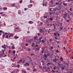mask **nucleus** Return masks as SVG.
Returning a JSON list of instances; mask_svg holds the SVG:
<instances>
[{
  "instance_id": "f03ea898",
  "label": "nucleus",
  "mask_w": 73,
  "mask_h": 73,
  "mask_svg": "<svg viewBox=\"0 0 73 73\" xmlns=\"http://www.w3.org/2000/svg\"><path fill=\"white\" fill-rule=\"evenodd\" d=\"M67 15H68V14L67 13H66L64 14V15L63 16V17L64 19H65V20H66V16H67Z\"/></svg>"
},
{
  "instance_id": "5701e85b",
  "label": "nucleus",
  "mask_w": 73,
  "mask_h": 73,
  "mask_svg": "<svg viewBox=\"0 0 73 73\" xmlns=\"http://www.w3.org/2000/svg\"><path fill=\"white\" fill-rule=\"evenodd\" d=\"M49 41H50V42H51V41H52V39H50L49 40Z\"/></svg>"
},
{
  "instance_id": "a878e982",
  "label": "nucleus",
  "mask_w": 73,
  "mask_h": 73,
  "mask_svg": "<svg viewBox=\"0 0 73 73\" xmlns=\"http://www.w3.org/2000/svg\"><path fill=\"white\" fill-rule=\"evenodd\" d=\"M26 65H27V66H29V63H26Z\"/></svg>"
},
{
  "instance_id": "aec40b11",
  "label": "nucleus",
  "mask_w": 73,
  "mask_h": 73,
  "mask_svg": "<svg viewBox=\"0 0 73 73\" xmlns=\"http://www.w3.org/2000/svg\"><path fill=\"white\" fill-rule=\"evenodd\" d=\"M44 60L45 61H47L48 60V58H44Z\"/></svg>"
},
{
  "instance_id": "6e6d98bb",
  "label": "nucleus",
  "mask_w": 73,
  "mask_h": 73,
  "mask_svg": "<svg viewBox=\"0 0 73 73\" xmlns=\"http://www.w3.org/2000/svg\"><path fill=\"white\" fill-rule=\"evenodd\" d=\"M19 62H22L23 61V60H22L21 59V60H19Z\"/></svg>"
},
{
  "instance_id": "bf43d9fd",
  "label": "nucleus",
  "mask_w": 73,
  "mask_h": 73,
  "mask_svg": "<svg viewBox=\"0 0 73 73\" xmlns=\"http://www.w3.org/2000/svg\"><path fill=\"white\" fill-rule=\"evenodd\" d=\"M49 26H52V24H49Z\"/></svg>"
},
{
  "instance_id": "774afa93",
  "label": "nucleus",
  "mask_w": 73,
  "mask_h": 73,
  "mask_svg": "<svg viewBox=\"0 0 73 73\" xmlns=\"http://www.w3.org/2000/svg\"><path fill=\"white\" fill-rule=\"evenodd\" d=\"M53 69H54V70H55V69H56V67H54L53 68Z\"/></svg>"
},
{
  "instance_id": "6ab92c4d",
  "label": "nucleus",
  "mask_w": 73,
  "mask_h": 73,
  "mask_svg": "<svg viewBox=\"0 0 73 73\" xmlns=\"http://www.w3.org/2000/svg\"><path fill=\"white\" fill-rule=\"evenodd\" d=\"M44 56L45 58H47L48 57V56H47V55L46 54H44Z\"/></svg>"
},
{
  "instance_id": "39448f33",
  "label": "nucleus",
  "mask_w": 73,
  "mask_h": 73,
  "mask_svg": "<svg viewBox=\"0 0 73 73\" xmlns=\"http://www.w3.org/2000/svg\"><path fill=\"white\" fill-rule=\"evenodd\" d=\"M62 3L64 6H66L67 5V3H66V1H63Z\"/></svg>"
},
{
  "instance_id": "f257e3e1",
  "label": "nucleus",
  "mask_w": 73,
  "mask_h": 73,
  "mask_svg": "<svg viewBox=\"0 0 73 73\" xmlns=\"http://www.w3.org/2000/svg\"><path fill=\"white\" fill-rule=\"evenodd\" d=\"M45 47H42V50L40 52V53H42V54H43L44 53V51L45 50Z\"/></svg>"
},
{
  "instance_id": "4c0bfd02",
  "label": "nucleus",
  "mask_w": 73,
  "mask_h": 73,
  "mask_svg": "<svg viewBox=\"0 0 73 73\" xmlns=\"http://www.w3.org/2000/svg\"><path fill=\"white\" fill-rule=\"evenodd\" d=\"M40 25H43V23L42 22H40Z\"/></svg>"
},
{
  "instance_id": "c85d7f7f",
  "label": "nucleus",
  "mask_w": 73,
  "mask_h": 73,
  "mask_svg": "<svg viewBox=\"0 0 73 73\" xmlns=\"http://www.w3.org/2000/svg\"><path fill=\"white\" fill-rule=\"evenodd\" d=\"M69 11H72V8H70Z\"/></svg>"
},
{
  "instance_id": "9d476101",
  "label": "nucleus",
  "mask_w": 73,
  "mask_h": 73,
  "mask_svg": "<svg viewBox=\"0 0 73 73\" xmlns=\"http://www.w3.org/2000/svg\"><path fill=\"white\" fill-rule=\"evenodd\" d=\"M50 3L51 4H52V5H55V3H53V0H51L50 1Z\"/></svg>"
},
{
  "instance_id": "49530a36",
  "label": "nucleus",
  "mask_w": 73,
  "mask_h": 73,
  "mask_svg": "<svg viewBox=\"0 0 73 73\" xmlns=\"http://www.w3.org/2000/svg\"><path fill=\"white\" fill-rule=\"evenodd\" d=\"M13 36V35H10L9 36V37H11H11H12Z\"/></svg>"
},
{
  "instance_id": "13d9d810",
  "label": "nucleus",
  "mask_w": 73,
  "mask_h": 73,
  "mask_svg": "<svg viewBox=\"0 0 73 73\" xmlns=\"http://www.w3.org/2000/svg\"><path fill=\"white\" fill-rule=\"evenodd\" d=\"M30 55L31 56H33V55H34V54H31Z\"/></svg>"
},
{
  "instance_id": "052dcab7",
  "label": "nucleus",
  "mask_w": 73,
  "mask_h": 73,
  "mask_svg": "<svg viewBox=\"0 0 73 73\" xmlns=\"http://www.w3.org/2000/svg\"><path fill=\"white\" fill-rule=\"evenodd\" d=\"M50 63H48L47 64V65H50Z\"/></svg>"
},
{
  "instance_id": "de8ad7c7",
  "label": "nucleus",
  "mask_w": 73,
  "mask_h": 73,
  "mask_svg": "<svg viewBox=\"0 0 73 73\" xmlns=\"http://www.w3.org/2000/svg\"><path fill=\"white\" fill-rule=\"evenodd\" d=\"M32 2H33V1H32V0H30V3H32Z\"/></svg>"
},
{
  "instance_id": "3c124183",
  "label": "nucleus",
  "mask_w": 73,
  "mask_h": 73,
  "mask_svg": "<svg viewBox=\"0 0 73 73\" xmlns=\"http://www.w3.org/2000/svg\"><path fill=\"white\" fill-rule=\"evenodd\" d=\"M11 73H15V71H13Z\"/></svg>"
},
{
  "instance_id": "e433bc0d",
  "label": "nucleus",
  "mask_w": 73,
  "mask_h": 73,
  "mask_svg": "<svg viewBox=\"0 0 73 73\" xmlns=\"http://www.w3.org/2000/svg\"><path fill=\"white\" fill-rule=\"evenodd\" d=\"M24 49H26V50H28V48L27 47H25Z\"/></svg>"
},
{
  "instance_id": "f8f14e48",
  "label": "nucleus",
  "mask_w": 73,
  "mask_h": 73,
  "mask_svg": "<svg viewBox=\"0 0 73 73\" xmlns=\"http://www.w3.org/2000/svg\"><path fill=\"white\" fill-rule=\"evenodd\" d=\"M2 48H3V49H4L5 50L6 49H7V48L5 46L3 45L2 46Z\"/></svg>"
},
{
  "instance_id": "c9c22d12",
  "label": "nucleus",
  "mask_w": 73,
  "mask_h": 73,
  "mask_svg": "<svg viewBox=\"0 0 73 73\" xmlns=\"http://www.w3.org/2000/svg\"><path fill=\"white\" fill-rule=\"evenodd\" d=\"M52 8H49V11H50V12H51V11H52Z\"/></svg>"
},
{
  "instance_id": "423d86ee",
  "label": "nucleus",
  "mask_w": 73,
  "mask_h": 73,
  "mask_svg": "<svg viewBox=\"0 0 73 73\" xmlns=\"http://www.w3.org/2000/svg\"><path fill=\"white\" fill-rule=\"evenodd\" d=\"M42 5L43 7H44V6H45L46 7L47 5H48V2L46 1L45 2V4L44 3H42Z\"/></svg>"
},
{
  "instance_id": "f3484780",
  "label": "nucleus",
  "mask_w": 73,
  "mask_h": 73,
  "mask_svg": "<svg viewBox=\"0 0 73 73\" xmlns=\"http://www.w3.org/2000/svg\"><path fill=\"white\" fill-rule=\"evenodd\" d=\"M33 71L34 72H36V71H37V69H36V68H33Z\"/></svg>"
},
{
  "instance_id": "680f3d73",
  "label": "nucleus",
  "mask_w": 73,
  "mask_h": 73,
  "mask_svg": "<svg viewBox=\"0 0 73 73\" xmlns=\"http://www.w3.org/2000/svg\"><path fill=\"white\" fill-rule=\"evenodd\" d=\"M42 30H44V29H45V28L44 27L43 28L42 27Z\"/></svg>"
},
{
  "instance_id": "37998d69",
  "label": "nucleus",
  "mask_w": 73,
  "mask_h": 73,
  "mask_svg": "<svg viewBox=\"0 0 73 73\" xmlns=\"http://www.w3.org/2000/svg\"><path fill=\"white\" fill-rule=\"evenodd\" d=\"M5 38H8V35H6V36L5 37Z\"/></svg>"
},
{
  "instance_id": "4d7b16f0",
  "label": "nucleus",
  "mask_w": 73,
  "mask_h": 73,
  "mask_svg": "<svg viewBox=\"0 0 73 73\" xmlns=\"http://www.w3.org/2000/svg\"><path fill=\"white\" fill-rule=\"evenodd\" d=\"M38 45L37 44H36L35 45V47H38Z\"/></svg>"
},
{
  "instance_id": "ea45409f",
  "label": "nucleus",
  "mask_w": 73,
  "mask_h": 73,
  "mask_svg": "<svg viewBox=\"0 0 73 73\" xmlns=\"http://www.w3.org/2000/svg\"><path fill=\"white\" fill-rule=\"evenodd\" d=\"M19 3H23V0H21L20 1H19Z\"/></svg>"
},
{
  "instance_id": "72a5a7b5",
  "label": "nucleus",
  "mask_w": 73,
  "mask_h": 73,
  "mask_svg": "<svg viewBox=\"0 0 73 73\" xmlns=\"http://www.w3.org/2000/svg\"><path fill=\"white\" fill-rule=\"evenodd\" d=\"M20 66L18 64L16 67H18V68H19V67H20Z\"/></svg>"
},
{
  "instance_id": "7c9ffc66",
  "label": "nucleus",
  "mask_w": 73,
  "mask_h": 73,
  "mask_svg": "<svg viewBox=\"0 0 73 73\" xmlns=\"http://www.w3.org/2000/svg\"><path fill=\"white\" fill-rule=\"evenodd\" d=\"M37 35L38 36H39L41 35V34L40 33H37Z\"/></svg>"
},
{
  "instance_id": "09e8293b",
  "label": "nucleus",
  "mask_w": 73,
  "mask_h": 73,
  "mask_svg": "<svg viewBox=\"0 0 73 73\" xmlns=\"http://www.w3.org/2000/svg\"><path fill=\"white\" fill-rule=\"evenodd\" d=\"M15 5V4H13L12 5V7H15V5Z\"/></svg>"
},
{
  "instance_id": "0eeeda50",
  "label": "nucleus",
  "mask_w": 73,
  "mask_h": 73,
  "mask_svg": "<svg viewBox=\"0 0 73 73\" xmlns=\"http://www.w3.org/2000/svg\"><path fill=\"white\" fill-rule=\"evenodd\" d=\"M55 58V59H53V62H56V61H57V58Z\"/></svg>"
},
{
  "instance_id": "5fc2aeb1",
  "label": "nucleus",
  "mask_w": 73,
  "mask_h": 73,
  "mask_svg": "<svg viewBox=\"0 0 73 73\" xmlns=\"http://www.w3.org/2000/svg\"><path fill=\"white\" fill-rule=\"evenodd\" d=\"M66 22H67V23H69V22L70 21L69 20H68L67 21H66Z\"/></svg>"
},
{
  "instance_id": "338daca9",
  "label": "nucleus",
  "mask_w": 73,
  "mask_h": 73,
  "mask_svg": "<svg viewBox=\"0 0 73 73\" xmlns=\"http://www.w3.org/2000/svg\"><path fill=\"white\" fill-rule=\"evenodd\" d=\"M3 31L2 30H0V33H2Z\"/></svg>"
},
{
  "instance_id": "603ef678",
  "label": "nucleus",
  "mask_w": 73,
  "mask_h": 73,
  "mask_svg": "<svg viewBox=\"0 0 73 73\" xmlns=\"http://www.w3.org/2000/svg\"><path fill=\"white\" fill-rule=\"evenodd\" d=\"M60 27L62 26V23H60Z\"/></svg>"
},
{
  "instance_id": "a18cd8bd",
  "label": "nucleus",
  "mask_w": 73,
  "mask_h": 73,
  "mask_svg": "<svg viewBox=\"0 0 73 73\" xmlns=\"http://www.w3.org/2000/svg\"><path fill=\"white\" fill-rule=\"evenodd\" d=\"M15 47L14 46H12V49H15Z\"/></svg>"
},
{
  "instance_id": "dca6fc26",
  "label": "nucleus",
  "mask_w": 73,
  "mask_h": 73,
  "mask_svg": "<svg viewBox=\"0 0 73 73\" xmlns=\"http://www.w3.org/2000/svg\"><path fill=\"white\" fill-rule=\"evenodd\" d=\"M49 20H50V21H52L53 20V18H50L49 19Z\"/></svg>"
},
{
  "instance_id": "8fccbe9b",
  "label": "nucleus",
  "mask_w": 73,
  "mask_h": 73,
  "mask_svg": "<svg viewBox=\"0 0 73 73\" xmlns=\"http://www.w3.org/2000/svg\"><path fill=\"white\" fill-rule=\"evenodd\" d=\"M50 15H52V13L50 12L49 13Z\"/></svg>"
},
{
  "instance_id": "69168bd1",
  "label": "nucleus",
  "mask_w": 73,
  "mask_h": 73,
  "mask_svg": "<svg viewBox=\"0 0 73 73\" xmlns=\"http://www.w3.org/2000/svg\"><path fill=\"white\" fill-rule=\"evenodd\" d=\"M18 28L19 27H17L15 29L16 30L17 29H19V28Z\"/></svg>"
},
{
  "instance_id": "7ed1b4c3",
  "label": "nucleus",
  "mask_w": 73,
  "mask_h": 73,
  "mask_svg": "<svg viewBox=\"0 0 73 73\" xmlns=\"http://www.w3.org/2000/svg\"><path fill=\"white\" fill-rule=\"evenodd\" d=\"M46 20V24L48 26H49V23L48 22L49 21V18H47Z\"/></svg>"
},
{
  "instance_id": "b1692460",
  "label": "nucleus",
  "mask_w": 73,
  "mask_h": 73,
  "mask_svg": "<svg viewBox=\"0 0 73 73\" xmlns=\"http://www.w3.org/2000/svg\"><path fill=\"white\" fill-rule=\"evenodd\" d=\"M53 49V46H51L50 47V49Z\"/></svg>"
},
{
  "instance_id": "2eb2a0df",
  "label": "nucleus",
  "mask_w": 73,
  "mask_h": 73,
  "mask_svg": "<svg viewBox=\"0 0 73 73\" xmlns=\"http://www.w3.org/2000/svg\"><path fill=\"white\" fill-rule=\"evenodd\" d=\"M60 61H61V62H63V58H62V57L60 56Z\"/></svg>"
},
{
  "instance_id": "cd10ccee",
  "label": "nucleus",
  "mask_w": 73,
  "mask_h": 73,
  "mask_svg": "<svg viewBox=\"0 0 73 73\" xmlns=\"http://www.w3.org/2000/svg\"><path fill=\"white\" fill-rule=\"evenodd\" d=\"M37 36H35L34 37V39H37Z\"/></svg>"
},
{
  "instance_id": "9b49d317",
  "label": "nucleus",
  "mask_w": 73,
  "mask_h": 73,
  "mask_svg": "<svg viewBox=\"0 0 73 73\" xmlns=\"http://www.w3.org/2000/svg\"><path fill=\"white\" fill-rule=\"evenodd\" d=\"M59 4V3L58 2H56L55 3V5H54L53 6L54 7L56 5H58Z\"/></svg>"
},
{
  "instance_id": "c756f323",
  "label": "nucleus",
  "mask_w": 73,
  "mask_h": 73,
  "mask_svg": "<svg viewBox=\"0 0 73 73\" xmlns=\"http://www.w3.org/2000/svg\"><path fill=\"white\" fill-rule=\"evenodd\" d=\"M32 40L31 39L29 40V42H32Z\"/></svg>"
},
{
  "instance_id": "20e7f679",
  "label": "nucleus",
  "mask_w": 73,
  "mask_h": 73,
  "mask_svg": "<svg viewBox=\"0 0 73 73\" xmlns=\"http://www.w3.org/2000/svg\"><path fill=\"white\" fill-rule=\"evenodd\" d=\"M60 68H61L60 69H61V70H62H62H64V69H65V68H64V67L63 66H62L61 67H60L59 68H58V70H60Z\"/></svg>"
},
{
  "instance_id": "1a4fd4ad",
  "label": "nucleus",
  "mask_w": 73,
  "mask_h": 73,
  "mask_svg": "<svg viewBox=\"0 0 73 73\" xmlns=\"http://www.w3.org/2000/svg\"><path fill=\"white\" fill-rule=\"evenodd\" d=\"M39 31L40 33H42L43 32V34H44V31L43 30H42L41 29H40L39 30Z\"/></svg>"
},
{
  "instance_id": "473e14b6",
  "label": "nucleus",
  "mask_w": 73,
  "mask_h": 73,
  "mask_svg": "<svg viewBox=\"0 0 73 73\" xmlns=\"http://www.w3.org/2000/svg\"><path fill=\"white\" fill-rule=\"evenodd\" d=\"M13 54H15V53H16V51L14 50L13 51Z\"/></svg>"
},
{
  "instance_id": "412c9836",
  "label": "nucleus",
  "mask_w": 73,
  "mask_h": 73,
  "mask_svg": "<svg viewBox=\"0 0 73 73\" xmlns=\"http://www.w3.org/2000/svg\"><path fill=\"white\" fill-rule=\"evenodd\" d=\"M5 50H4L3 49H2V52H3V54H4V52H5Z\"/></svg>"
},
{
  "instance_id": "a211bd4d",
  "label": "nucleus",
  "mask_w": 73,
  "mask_h": 73,
  "mask_svg": "<svg viewBox=\"0 0 73 73\" xmlns=\"http://www.w3.org/2000/svg\"><path fill=\"white\" fill-rule=\"evenodd\" d=\"M42 37H43L41 36L39 38V40L40 42H41V39H42Z\"/></svg>"
},
{
  "instance_id": "393cba45",
  "label": "nucleus",
  "mask_w": 73,
  "mask_h": 73,
  "mask_svg": "<svg viewBox=\"0 0 73 73\" xmlns=\"http://www.w3.org/2000/svg\"><path fill=\"white\" fill-rule=\"evenodd\" d=\"M50 57V58H53V57L51 55H50V56H49Z\"/></svg>"
},
{
  "instance_id": "4468645a",
  "label": "nucleus",
  "mask_w": 73,
  "mask_h": 73,
  "mask_svg": "<svg viewBox=\"0 0 73 73\" xmlns=\"http://www.w3.org/2000/svg\"><path fill=\"white\" fill-rule=\"evenodd\" d=\"M28 23L29 24H32L33 23V22L31 21H29Z\"/></svg>"
},
{
  "instance_id": "2f4dec72",
  "label": "nucleus",
  "mask_w": 73,
  "mask_h": 73,
  "mask_svg": "<svg viewBox=\"0 0 73 73\" xmlns=\"http://www.w3.org/2000/svg\"><path fill=\"white\" fill-rule=\"evenodd\" d=\"M15 38H19V36H15Z\"/></svg>"
},
{
  "instance_id": "e2e57ef3",
  "label": "nucleus",
  "mask_w": 73,
  "mask_h": 73,
  "mask_svg": "<svg viewBox=\"0 0 73 73\" xmlns=\"http://www.w3.org/2000/svg\"><path fill=\"white\" fill-rule=\"evenodd\" d=\"M27 8H25L24 9V11H27Z\"/></svg>"
},
{
  "instance_id": "a19ab883",
  "label": "nucleus",
  "mask_w": 73,
  "mask_h": 73,
  "mask_svg": "<svg viewBox=\"0 0 73 73\" xmlns=\"http://www.w3.org/2000/svg\"><path fill=\"white\" fill-rule=\"evenodd\" d=\"M25 45L27 46H28V43H26L25 44Z\"/></svg>"
},
{
  "instance_id": "6e6552de",
  "label": "nucleus",
  "mask_w": 73,
  "mask_h": 73,
  "mask_svg": "<svg viewBox=\"0 0 73 73\" xmlns=\"http://www.w3.org/2000/svg\"><path fill=\"white\" fill-rule=\"evenodd\" d=\"M42 67L43 69H46V68H47L46 66H44L43 64H42Z\"/></svg>"
},
{
  "instance_id": "0e129e2a",
  "label": "nucleus",
  "mask_w": 73,
  "mask_h": 73,
  "mask_svg": "<svg viewBox=\"0 0 73 73\" xmlns=\"http://www.w3.org/2000/svg\"><path fill=\"white\" fill-rule=\"evenodd\" d=\"M27 69L28 70H30V69L28 68H27Z\"/></svg>"
},
{
  "instance_id": "bb28decb",
  "label": "nucleus",
  "mask_w": 73,
  "mask_h": 73,
  "mask_svg": "<svg viewBox=\"0 0 73 73\" xmlns=\"http://www.w3.org/2000/svg\"><path fill=\"white\" fill-rule=\"evenodd\" d=\"M44 19H47V18L48 17H47V16H44V17H43Z\"/></svg>"
},
{
  "instance_id": "f704fd0d",
  "label": "nucleus",
  "mask_w": 73,
  "mask_h": 73,
  "mask_svg": "<svg viewBox=\"0 0 73 73\" xmlns=\"http://www.w3.org/2000/svg\"><path fill=\"white\" fill-rule=\"evenodd\" d=\"M42 42H45V40H44L42 39Z\"/></svg>"
},
{
  "instance_id": "c03bdc74",
  "label": "nucleus",
  "mask_w": 73,
  "mask_h": 73,
  "mask_svg": "<svg viewBox=\"0 0 73 73\" xmlns=\"http://www.w3.org/2000/svg\"><path fill=\"white\" fill-rule=\"evenodd\" d=\"M5 35L3 34V35H2V37H3V38L5 37Z\"/></svg>"
},
{
  "instance_id": "864d4df0",
  "label": "nucleus",
  "mask_w": 73,
  "mask_h": 73,
  "mask_svg": "<svg viewBox=\"0 0 73 73\" xmlns=\"http://www.w3.org/2000/svg\"><path fill=\"white\" fill-rule=\"evenodd\" d=\"M70 15H73V13H70Z\"/></svg>"
},
{
  "instance_id": "79ce46f5",
  "label": "nucleus",
  "mask_w": 73,
  "mask_h": 73,
  "mask_svg": "<svg viewBox=\"0 0 73 73\" xmlns=\"http://www.w3.org/2000/svg\"><path fill=\"white\" fill-rule=\"evenodd\" d=\"M54 36H56V35H57V33H54Z\"/></svg>"
},
{
  "instance_id": "58836bf2",
  "label": "nucleus",
  "mask_w": 73,
  "mask_h": 73,
  "mask_svg": "<svg viewBox=\"0 0 73 73\" xmlns=\"http://www.w3.org/2000/svg\"><path fill=\"white\" fill-rule=\"evenodd\" d=\"M73 0H68V2H70L73 1Z\"/></svg>"
},
{
  "instance_id": "4be33fe9",
  "label": "nucleus",
  "mask_w": 73,
  "mask_h": 73,
  "mask_svg": "<svg viewBox=\"0 0 73 73\" xmlns=\"http://www.w3.org/2000/svg\"><path fill=\"white\" fill-rule=\"evenodd\" d=\"M3 9L4 10H7V7H4L3 8Z\"/></svg>"
},
{
  "instance_id": "ddd939ff",
  "label": "nucleus",
  "mask_w": 73,
  "mask_h": 73,
  "mask_svg": "<svg viewBox=\"0 0 73 73\" xmlns=\"http://www.w3.org/2000/svg\"><path fill=\"white\" fill-rule=\"evenodd\" d=\"M45 31H46V33L47 34H48V33H50V31H49L48 30H45Z\"/></svg>"
}]
</instances>
